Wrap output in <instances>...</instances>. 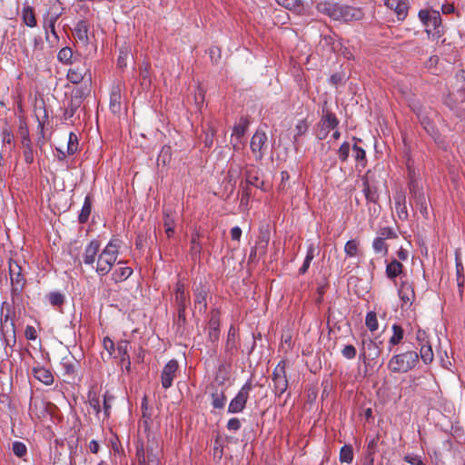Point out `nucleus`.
Returning a JSON list of instances; mask_svg holds the SVG:
<instances>
[{"mask_svg": "<svg viewBox=\"0 0 465 465\" xmlns=\"http://www.w3.org/2000/svg\"><path fill=\"white\" fill-rule=\"evenodd\" d=\"M249 121L242 117L239 122L233 126L232 138V140H239L242 143L243 136L248 129Z\"/></svg>", "mask_w": 465, "mask_h": 465, "instance_id": "nucleus-26", "label": "nucleus"}, {"mask_svg": "<svg viewBox=\"0 0 465 465\" xmlns=\"http://www.w3.org/2000/svg\"><path fill=\"white\" fill-rule=\"evenodd\" d=\"M88 32V23L84 20H80L74 29V35L77 41L81 42L84 45H87L89 44Z\"/></svg>", "mask_w": 465, "mask_h": 465, "instance_id": "nucleus-16", "label": "nucleus"}, {"mask_svg": "<svg viewBox=\"0 0 465 465\" xmlns=\"http://www.w3.org/2000/svg\"><path fill=\"white\" fill-rule=\"evenodd\" d=\"M109 108L113 114H117L121 110V86L119 84L114 85L111 89Z\"/></svg>", "mask_w": 465, "mask_h": 465, "instance_id": "nucleus-21", "label": "nucleus"}, {"mask_svg": "<svg viewBox=\"0 0 465 465\" xmlns=\"http://www.w3.org/2000/svg\"><path fill=\"white\" fill-rule=\"evenodd\" d=\"M403 265L396 259L391 261L386 266V276L392 281L402 273Z\"/></svg>", "mask_w": 465, "mask_h": 465, "instance_id": "nucleus-28", "label": "nucleus"}, {"mask_svg": "<svg viewBox=\"0 0 465 465\" xmlns=\"http://www.w3.org/2000/svg\"><path fill=\"white\" fill-rule=\"evenodd\" d=\"M420 348L419 358L420 357L421 361L425 364H430L434 359V354H433L431 345L430 344L429 341H426V343H421L420 345Z\"/></svg>", "mask_w": 465, "mask_h": 465, "instance_id": "nucleus-33", "label": "nucleus"}, {"mask_svg": "<svg viewBox=\"0 0 465 465\" xmlns=\"http://www.w3.org/2000/svg\"><path fill=\"white\" fill-rule=\"evenodd\" d=\"M215 129L211 124H208V129L205 133L204 143L206 146L211 147L213 143V137L215 135Z\"/></svg>", "mask_w": 465, "mask_h": 465, "instance_id": "nucleus-59", "label": "nucleus"}, {"mask_svg": "<svg viewBox=\"0 0 465 465\" xmlns=\"http://www.w3.org/2000/svg\"><path fill=\"white\" fill-rule=\"evenodd\" d=\"M61 367L64 375H73L75 371V360L73 357L65 356L61 361Z\"/></svg>", "mask_w": 465, "mask_h": 465, "instance_id": "nucleus-38", "label": "nucleus"}, {"mask_svg": "<svg viewBox=\"0 0 465 465\" xmlns=\"http://www.w3.org/2000/svg\"><path fill=\"white\" fill-rule=\"evenodd\" d=\"M418 362V352L409 350L393 355L388 362V368L394 373H406L413 370Z\"/></svg>", "mask_w": 465, "mask_h": 465, "instance_id": "nucleus-3", "label": "nucleus"}, {"mask_svg": "<svg viewBox=\"0 0 465 465\" xmlns=\"http://www.w3.org/2000/svg\"><path fill=\"white\" fill-rule=\"evenodd\" d=\"M175 302L177 307H187L189 299L185 293L184 286L182 282H177L175 286Z\"/></svg>", "mask_w": 465, "mask_h": 465, "instance_id": "nucleus-30", "label": "nucleus"}, {"mask_svg": "<svg viewBox=\"0 0 465 465\" xmlns=\"http://www.w3.org/2000/svg\"><path fill=\"white\" fill-rule=\"evenodd\" d=\"M23 23L28 27H35L37 21L35 15L34 8L28 5H24L21 14Z\"/></svg>", "mask_w": 465, "mask_h": 465, "instance_id": "nucleus-25", "label": "nucleus"}, {"mask_svg": "<svg viewBox=\"0 0 465 465\" xmlns=\"http://www.w3.org/2000/svg\"><path fill=\"white\" fill-rule=\"evenodd\" d=\"M200 235L198 232H195L192 235L190 241V256L193 262H199L201 259V253L203 251L202 243L199 241Z\"/></svg>", "mask_w": 465, "mask_h": 465, "instance_id": "nucleus-20", "label": "nucleus"}, {"mask_svg": "<svg viewBox=\"0 0 465 465\" xmlns=\"http://www.w3.org/2000/svg\"><path fill=\"white\" fill-rule=\"evenodd\" d=\"M78 145H79V142H78L77 135L74 133L71 132L69 134L68 141H67V148H66L67 154L74 155L78 151Z\"/></svg>", "mask_w": 465, "mask_h": 465, "instance_id": "nucleus-42", "label": "nucleus"}, {"mask_svg": "<svg viewBox=\"0 0 465 465\" xmlns=\"http://www.w3.org/2000/svg\"><path fill=\"white\" fill-rule=\"evenodd\" d=\"M208 329L220 330V319L217 312H211Z\"/></svg>", "mask_w": 465, "mask_h": 465, "instance_id": "nucleus-61", "label": "nucleus"}, {"mask_svg": "<svg viewBox=\"0 0 465 465\" xmlns=\"http://www.w3.org/2000/svg\"><path fill=\"white\" fill-rule=\"evenodd\" d=\"M398 294L400 299L405 303H411L415 299L413 286L408 281L401 282V286L398 289Z\"/></svg>", "mask_w": 465, "mask_h": 465, "instance_id": "nucleus-18", "label": "nucleus"}, {"mask_svg": "<svg viewBox=\"0 0 465 465\" xmlns=\"http://www.w3.org/2000/svg\"><path fill=\"white\" fill-rule=\"evenodd\" d=\"M270 242V232L268 230L261 231L256 245L260 248V255H264Z\"/></svg>", "mask_w": 465, "mask_h": 465, "instance_id": "nucleus-37", "label": "nucleus"}, {"mask_svg": "<svg viewBox=\"0 0 465 465\" xmlns=\"http://www.w3.org/2000/svg\"><path fill=\"white\" fill-rule=\"evenodd\" d=\"M89 405L98 415L101 412L100 400L95 395L89 396Z\"/></svg>", "mask_w": 465, "mask_h": 465, "instance_id": "nucleus-62", "label": "nucleus"}, {"mask_svg": "<svg viewBox=\"0 0 465 465\" xmlns=\"http://www.w3.org/2000/svg\"><path fill=\"white\" fill-rule=\"evenodd\" d=\"M395 210L399 218L402 221L408 219V211L406 206V195L403 192H398L394 196Z\"/></svg>", "mask_w": 465, "mask_h": 465, "instance_id": "nucleus-19", "label": "nucleus"}, {"mask_svg": "<svg viewBox=\"0 0 465 465\" xmlns=\"http://www.w3.org/2000/svg\"><path fill=\"white\" fill-rule=\"evenodd\" d=\"M272 380L273 391L276 396H282L288 389L289 382L286 376V361L282 360L272 371Z\"/></svg>", "mask_w": 465, "mask_h": 465, "instance_id": "nucleus-7", "label": "nucleus"}, {"mask_svg": "<svg viewBox=\"0 0 465 465\" xmlns=\"http://www.w3.org/2000/svg\"><path fill=\"white\" fill-rule=\"evenodd\" d=\"M120 248L118 239H111L103 251L99 253L96 261L95 272L100 276H104L112 270L115 263Z\"/></svg>", "mask_w": 465, "mask_h": 465, "instance_id": "nucleus-2", "label": "nucleus"}, {"mask_svg": "<svg viewBox=\"0 0 465 465\" xmlns=\"http://www.w3.org/2000/svg\"><path fill=\"white\" fill-rule=\"evenodd\" d=\"M276 3L287 10L292 11L297 15L304 12V5L302 0H275Z\"/></svg>", "mask_w": 465, "mask_h": 465, "instance_id": "nucleus-23", "label": "nucleus"}, {"mask_svg": "<svg viewBox=\"0 0 465 465\" xmlns=\"http://www.w3.org/2000/svg\"><path fill=\"white\" fill-rule=\"evenodd\" d=\"M129 348L130 344L127 341H120L117 343L116 347V355L115 358L120 359V363L122 364L123 368H124L127 371H130L131 368V361L129 356Z\"/></svg>", "mask_w": 465, "mask_h": 465, "instance_id": "nucleus-14", "label": "nucleus"}, {"mask_svg": "<svg viewBox=\"0 0 465 465\" xmlns=\"http://www.w3.org/2000/svg\"><path fill=\"white\" fill-rule=\"evenodd\" d=\"M382 341H376L372 339H365L362 341V351L361 357H368L371 360L377 359L381 352Z\"/></svg>", "mask_w": 465, "mask_h": 465, "instance_id": "nucleus-11", "label": "nucleus"}, {"mask_svg": "<svg viewBox=\"0 0 465 465\" xmlns=\"http://www.w3.org/2000/svg\"><path fill=\"white\" fill-rule=\"evenodd\" d=\"M408 3L406 0H401L399 2V5H397V7L393 10L395 14L397 15V18L399 20H403L407 16L408 14Z\"/></svg>", "mask_w": 465, "mask_h": 465, "instance_id": "nucleus-47", "label": "nucleus"}, {"mask_svg": "<svg viewBox=\"0 0 465 465\" xmlns=\"http://www.w3.org/2000/svg\"><path fill=\"white\" fill-rule=\"evenodd\" d=\"M353 151V157L356 160V162L360 163L362 166L365 165L366 163V152L361 147L358 146L357 144H354L352 146Z\"/></svg>", "mask_w": 465, "mask_h": 465, "instance_id": "nucleus-49", "label": "nucleus"}, {"mask_svg": "<svg viewBox=\"0 0 465 465\" xmlns=\"http://www.w3.org/2000/svg\"><path fill=\"white\" fill-rule=\"evenodd\" d=\"M10 327H11V332H12V338H9L7 336L8 330H1V335L3 339V342L5 345V347H10L13 349L16 343V338H15V325L13 320L10 321Z\"/></svg>", "mask_w": 465, "mask_h": 465, "instance_id": "nucleus-35", "label": "nucleus"}, {"mask_svg": "<svg viewBox=\"0 0 465 465\" xmlns=\"http://www.w3.org/2000/svg\"><path fill=\"white\" fill-rule=\"evenodd\" d=\"M354 453L352 446L345 444L341 448L339 459L342 463L351 464L353 461Z\"/></svg>", "mask_w": 465, "mask_h": 465, "instance_id": "nucleus-36", "label": "nucleus"}, {"mask_svg": "<svg viewBox=\"0 0 465 465\" xmlns=\"http://www.w3.org/2000/svg\"><path fill=\"white\" fill-rule=\"evenodd\" d=\"M179 364L174 359L170 360L163 368L161 373V383L163 389L167 390L173 385V381L176 377Z\"/></svg>", "mask_w": 465, "mask_h": 465, "instance_id": "nucleus-10", "label": "nucleus"}, {"mask_svg": "<svg viewBox=\"0 0 465 465\" xmlns=\"http://www.w3.org/2000/svg\"><path fill=\"white\" fill-rule=\"evenodd\" d=\"M360 242L356 239L349 240L344 246V252L348 257H356L359 252Z\"/></svg>", "mask_w": 465, "mask_h": 465, "instance_id": "nucleus-40", "label": "nucleus"}, {"mask_svg": "<svg viewBox=\"0 0 465 465\" xmlns=\"http://www.w3.org/2000/svg\"><path fill=\"white\" fill-rule=\"evenodd\" d=\"M226 402L224 391L214 388L211 393V404L214 409H223Z\"/></svg>", "mask_w": 465, "mask_h": 465, "instance_id": "nucleus-27", "label": "nucleus"}, {"mask_svg": "<svg viewBox=\"0 0 465 465\" xmlns=\"http://www.w3.org/2000/svg\"><path fill=\"white\" fill-rule=\"evenodd\" d=\"M242 423L238 418H232L227 422V429L232 431H237L241 429Z\"/></svg>", "mask_w": 465, "mask_h": 465, "instance_id": "nucleus-64", "label": "nucleus"}, {"mask_svg": "<svg viewBox=\"0 0 465 465\" xmlns=\"http://www.w3.org/2000/svg\"><path fill=\"white\" fill-rule=\"evenodd\" d=\"M9 275L11 280V292L13 296H19L24 290L26 279L23 274L21 265L15 260L10 259L8 262Z\"/></svg>", "mask_w": 465, "mask_h": 465, "instance_id": "nucleus-5", "label": "nucleus"}, {"mask_svg": "<svg viewBox=\"0 0 465 465\" xmlns=\"http://www.w3.org/2000/svg\"><path fill=\"white\" fill-rule=\"evenodd\" d=\"M415 203L418 206L420 213L427 217L429 214L428 205H427V198L425 194H417V197L414 198Z\"/></svg>", "mask_w": 465, "mask_h": 465, "instance_id": "nucleus-44", "label": "nucleus"}, {"mask_svg": "<svg viewBox=\"0 0 465 465\" xmlns=\"http://www.w3.org/2000/svg\"><path fill=\"white\" fill-rule=\"evenodd\" d=\"M32 373L34 377L45 385H51L54 382V376L50 370L37 365L33 367Z\"/></svg>", "mask_w": 465, "mask_h": 465, "instance_id": "nucleus-17", "label": "nucleus"}, {"mask_svg": "<svg viewBox=\"0 0 465 465\" xmlns=\"http://www.w3.org/2000/svg\"><path fill=\"white\" fill-rule=\"evenodd\" d=\"M60 14H54L45 19L44 29L45 31V39L50 44L54 45L58 41V35L55 30V23L59 18Z\"/></svg>", "mask_w": 465, "mask_h": 465, "instance_id": "nucleus-12", "label": "nucleus"}, {"mask_svg": "<svg viewBox=\"0 0 465 465\" xmlns=\"http://www.w3.org/2000/svg\"><path fill=\"white\" fill-rule=\"evenodd\" d=\"M92 210V201L90 195H86L84 201V204L80 211L78 221L80 223H85L90 216Z\"/></svg>", "mask_w": 465, "mask_h": 465, "instance_id": "nucleus-34", "label": "nucleus"}, {"mask_svg": "<svg viewBox=\"0 0 465 465\" xmlns=\"http://www.w3.org/2000/svg\"><path fill=\"white\" fill-rule=\"evenodd\" d=\"M267 134L264 131L257 129L251 139L250 148L256 161H261L264 156V149L267 147Z\"/></svg>", "mask_w": 465, "mask_h": 465, "instance_id": "nucleus-9", "label": "nucleus"}, {"mask_svg": "<svg viewBox=\"0 0 465 465\" xmlns=\"http://www.w3.org/2000/svg\"><path fill=\"white\" fill-rule=\"evenodd\" d=\"M356 349L353 345L348 344L345 345L344 348L341 351V354L345 359L352 360L356 356Z\"/></svg>", "mask_w": 465, "mask_h": 465, "instance_id": "nucleus-60", "label": "nucleus"}, {"mask_svg": "<svg viewBox=\"0 0 465 465\" xmlns=\"http://www.w3.org/2000/svg\"><path fill=\"white\" fill-rule=\"evenodd\" d=\"M100 250V243L97 240H92L84 248L83 253V262L85 265L94 268V262L97 261V254Z\"/></svg>", "mask_w": 465, "mask_h": 465, "instance_id": "nucleus-13", "label": "nucleus"}, {"mask_svg": "<svg viewBox=\"0 0 465 465\" xmlns=\"http://www.w3.org/2000/svg\"><path fill=\"white\" fill-rule=\"evenodd\" d=\"M339 120L333 113L326 112L321 118L316 136L319 140H324L327 138L331 130H334L339 125Z\"/></svg>", "mask_w": 465, "mask_h": 465, "instance_id": "nucleus-8", "label": "nucleus"}, {"mask_svg": "<svg viewBox=\"0 0 465 465\" xmlns=\"http://www.w3.org/2000/svg\"><path fill=\"white\" fill-rule=\"evenodd\" d=\"M345 77L343 74L336 73L331 75L329 82L334 86H338L344 83Z\"/></svg>", "mask_w": 465, "mask_h": 465, "instance_id": "nucleus-63", "label": "nucleus"}, {"mask_svg": "<svg viewBox=\"0 0 465 465\" xmlns=\"http://www.w3.org/2000/svg\"><path fill=\"white\" fill-rule=\"evenodd\" d=\"M90 89L88 86H81L76 88L74 91V95L72 96L73 99H79L80 104L82 103V99L89 94Z\"/></svg>", "mask_w": 465, "mask_h": 465, "instance_id": "nucleus-58", "label": "nucleus"}, {"mask_svg": "<svg viewBox=\"0 0 465 465\" xmlns=\"http://www.w3.org/2000/svg\"><path fill=\"white\" fill-rule=\"evenodd\" d=\"M378 238L385 241L386 239H394L397 237V233L391 227H382L378 232Z\"/></svg>", "mask_w": 465, "mask_h": 465, "instance_id": "nucleus-52", "label": "nucleus"}, {"mask_svg": "<svg viewBox=\"0 0 465 465\" xmlns=\"http://www.w3.org/2000/svg\"><path fill=\"white\" fill-rule=\"evenodd\" d=\"M365 324L368 330L371 332L375 331L379 328V322L377 319V314L375 312H369L366 314Z\"/></svg>", "mask_w": 465, "mask_h": 465, "instance_id": "nucleus-43", "label": "nucleus"}, {"mask_svg": "<svg viewBox=\"0 0 465 465\" xmlns=\"http://www.w3.org/2000/svg\"><path fill=\"white\" fill-rule=\"evenodd\" d=\"M48 301L53 306H60L64 302V296L59 292H52L48 295Z\"/></svg>", "mask_w": 465, "mask_h": 465, "instance_id": "nucleus-53", "label": "nucleus"}, {"mask_svg": "<svg viewBox=\"0 0 465 465\" xmlns=\"http://www.w3.org/2000/svg\"><path fill=\"white\" fill-rule=\"evenodd\" d=\"M22 143L25 147V150H24L25 162L26 163L30 164L34 162V152H33V148L31 146V141L28 136H24Z\"/></svg>", "mask_w": 465, "mask_h": 465, "instance_id": "nucleus-39", "label": "nucleus"}, {"mask_svg": "<svg viewBox=\"0 0 465 465\" xmlns=\"http://www.w3.org/2000/svg\"><path fill=\"white\" fill-rule=\"evenodd\" d=\"M372 249L376 253H383L384 255L388 252V246L385 241L376 237L372 242Z\"/></svg>", "mask_w": 465, "mask_h": 465, "instance_id": "nucleus-51", "label": "nucleus"}, {"mask_svg": "<svg viewBox=\"0 0 465 465\" xmlns=\"http://www.w3.org/2000/svg\"><path fill=\"white\" fill-rule=\"evenodd\" d=\"M316 9L331 19L341 22L360 21L364 13L361 8L335 3L332 0H324L317 4Z\"/></svg>", "mask_w": 465, "mask_h": 465, "instance_id": "nucleus-1", "label": "nucleus"}, {"mask_svg": "<svg viewBox=\"0 0 465 465\" xmlns=\"http://www.w3.org/2000/svg\"><path fill=\"white\" fill-rule=\"evenodd\" d=\"M238 350L236 330L231 326L228 330L227 339L225 342V351L230 355H233Z\"/></svg>", "mask_w": 465, "mask_h": 465, "instance_id": "nucleus-24", "label": "nucleus"}, {"mask_svg": "<svg viewBox=\"0 0 465 465\" xmlns=\"http://www.w3.org/2000/svg\"><path fill=\"white\" fill-rule=\"evenodd\" d=\"M418 16L425 26V31L429 38L435 40L443 35L444 29L441 24L440 15L438 11L420 10Z\"/></svg>", "mask_w": 465, "mask_h": 465, "instance_id": "nucleus-4", "label": "nucleus"}, {"mask_svg": "<svg viewBox=\"0 0 465 465\" xmlns=\"http://www.w3.org/2000/svg\"><path fill=\"white\" fill-rule=\"evenodd\" d=\"M391 330L392 336L389 340V351H391L392 346L400 344L404 337V331L401 326L393 324Z\"/></svg>", "mask_w": 465, "mask_h": 465, "instance_id": "nucleus-31", "label": "nucleus"}, {"mask_svg": "<svg viewBox=\"0 0 465 465\" xmlns=\"http://www.w3.org/2000/svg\"><path fill=\"white\" fill-rule=\"evenodd\" d=\"M86 75H88L89 78L91 77L89 69L85 64H74L68 70L67 79L73 84H79Z\"/></svg>", "mask_w": 465, "mask_h": 465, "instance_id": "nucleus-15", "label": "nucleus"}, {"mask_svg": "<svg viewBox=\"0 0 465 465\" xmlns=\"http://www.w3.org/2000/svg\"><path fill=\"white\" fill-rule=\"evenodd\" d=\"M351 146L347 142L342 143L338 150V156L341 162H346L350 154Z\"/></svg>", "mask_w": 465, "mask_h": 465, "instance_id": "nucleus-55", "label": "nucleus"}, {"mask_svg": "<svg viewBox=\"0 0 465 465\" xmlns=\"http://www.w3.org/2000/svg\"><path fill=\"white\" fill-rule=\"evenodd\" d=\"M114 400V397L108 392H105L104 395V401H103V409H104V416L105 418H109L110 411L112 409V402Z\"/></svg>", "mask_w": 465, "mask_h": 465, "instance_id": "nucleus-50", "label": "nucleus"}, {"mask_svg": "<svg viewBox=\"0 0 465 465\" xmlns=\"http://www.w3.org/2000/svg\"><path fill=\"white\" fill-rule=\"evenodd\" d=\"M252 390V381L248 380L232 399L229 403L227 412L231 414L242 412L246 406L250 392Z\"/></svg>", "mask_w": 465, "mask_h": 465, "instance_id": "nucleus-6", "label": "nucleus"}, {"mask_svg": "<svg viewBox=\"0 0 465 465\" xmlns=\"http://www.w3.org/2000/svg\"><path fill=\"white\" fill-rule=\"evenodd\" d=\"M80 100L79 99H73L71 98L70 103L68 104L67 107L64 110V118L69 119L73 117L77 110V108L80 106Z\"/></svg>", "mask_w": 465, "mask_h": 465, "instance_id": "nucleus-45", "label": "nucleus"}, {"mask_svg": "<svg viewBox=\"0 0 465 465\" xmlns=\"http://www.w3.org/2000/svg\"><path fill=\"white\" fill-rule=\"evenodd\" d=\"M362 192L367 203H377L379 199L377 188L370 185L366 176L362 177Z\"/></svg>", "mask_w": 465, "mask_h": 465, "instance_id": "nucleus-22", "label": "nucleus"}, {"mask_svg": "<svg viewBox=\"0 0 465 465\" xmlns=\"http://www.w3.org/2000/svg\"><path fill=\"white\" fill-rule=\"evenodd\" d=\"M12 450L14 454L18 458H23L27 453V448L25 444L21 441L13 442Z\"/></svg>", "mask_w": 465, "mask_h": 465, "instance_id": "nucleus-54", "label": "nucleus"}, {"mask_svg": "<svg viewBox=\"0 0 465 465\" xmlns=\"http://www.w3.org/2000/svg\"><path fill=\"white\" fill-rule=\"evenodd\" d=\"M408 169H409V173H410V176H411V182H410V184H409L411 194L413 196V198H416L417 194H424V193L420 188L418 181H416L413 178L414 171L411 170L410 165H408Z\"/></svg>", "mask_w": 465, "mask_h": 465, "instance_id": "nucleus-41", "label": "nucleus"}, {"mask_svg": "<svg viewBox=\"0 0 465 465\" xmlns=\"http://www.w3.org/2000/svg\"><path fill=\"white\" fill-rule=\"evenodd\" d=\"M206 297L207 291L203 286L198 287L194 290V303L200 306V312H205L207 308Z\"/></svg>", "mask_w": 465, "mask_h": 465, "instance_id": "nucleus-32", "label": "nucleus"}, {"mask_svg": "<svg viewBox=\"0 0 465 465\" xmlns=\"http://www.w3.org/2000/svg\"><path fill=\"white\" fill-rule=\"evenodd\" d=\"M73 57V51L70 47L62 48L57 54L58 60L63 64H70Z\"/></svg>", "mask_w": 465, "mask_h": 465, "instance_id": "nucleus-48", "label": "nucleus"}, {"mask_svg": "<svg viewBox=\"0 0 465 465\" xmlns=\"http://www.w3.org/2000/svg\"><path fill=\"white\" fill-rule=\"evenodd\" d=\"M133 273V269L129 266H121L116 268L112 275L111 279L114 282H122L128 279Z\"/></svg>", "mask_w": 465, "mask_h": 465, "instance_id": "nucleus-29", "label": "nucleus"}, {"mask_svg": "<svg viewBox=\"0 0 465 465\" xmlns=\"http://www.w3.org/2000/svg\"><path fill=\"white\" fill-rule=\"evenodd\" d=\"M140 78H141V85L143 88H147L151 84L150 73H149V65L144 64L143 67L140 68Z\"/></svg>", "mask_w": 465, "mask_h": 465, "instance_id": "nucleus-46", "label": "nucleus"}, {"mask_svg": "<svg viewBox=\"0 0 465 465\" xmlns=\"http://www.w3.org/2000/svg\"><path fill=\"white\" fill-rule=\"evenodd\" d=\"M103 346L108 353V359L112 358L115 351L114 342L109 337H104Z\"/></svg>", "mask_w": 465, "mask_h": 465, "instance_id": "nucleus-57", "label": "nucleus"}, {"mask_svg": "<svg viewBox=\"0 0 465 465\" xmlns=\"http://www.w3.org/2000/svg\"><path fill=\"white\" fill-rule=\"evenodd\" d=\"M6 308V313L1 318V327H0V331L3 329V330H5V328L6 327V324L7 322H9L10 320V312L12 311V306L6 302H2V310L4 308Z\"/></svg>", "mask_w": 465, "mask_h": 465, "instance_id": "nucleus-56", "label": "nucleus"}]
</instances>
